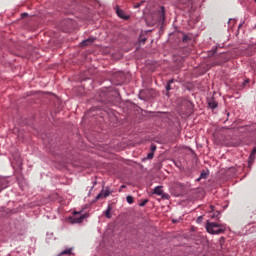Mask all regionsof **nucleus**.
I'll return each mask as SVG.
<instances>
[{"instance_id":"1","label":"nucleus","mask_w":256,"mask_h":256,"mask_svg":"<svg viewBox=\"0 0 256 256\" xmlns=\"http://www.w3.org/2000/svg\"><path fill=\"white\" fill-rule=\"evenodd\" d=\"M205 229L207 233L210 235H221L227 231V225L217 223V222H211L207 221L205 225Z\"/></svg>"},{"instance_id":"2","label":"nucleus","mask_w":256,"mask_h":256,"mask_svg":"<svg viewBox=\"0 0 256 256\" xmlns=\"http://www.w3.org/2000/svg\"><path fill=\"white\" fill-rule=\"evenodd\" d=\"M109 195H111L109 190H102L101 193L96 196V200L106 199V197H109Z\"/></svg>"},{"instance_id":"3","label":"nucleus","mask_w":256,"mask_h":256,"mask_svg":"<svg viewBox=\"0 0 256 256\" xmlns=\"http://www.w3.org/2000/svg\"><path fill=\"white\" fill-rule=\"evenodd\" d=\"M83 219H85V216H79L77 217H69V221L70 223H72L73 225H75V223H83Z\"/></svg>"},{"instance_id":"4","label":"nucleus","mask_w":256,"mask_h":256,"mask_svg":"<svg viewBox=\"0 0 256 256\" xmlns=\"http://www.w3.org/2000/svg\"><path fill=\"white\" fill-rule=\"evenodd\" d=\"M116 13L118 15V17H120V19H124L125 21H127V19H129V15L125 14V11H123L122 9H117Z\"/></svg>"},{"instance_id":"5","label":"nucleus","mask_w":256,"mask_h":256,"mask_svg":"<svg viewBox=\"0 0 256 256\" xmlns=\"http://www.w3.org/2000/svg\"><path fill=\"white\" fill-rule=\"evenodd\" d=\"M63 255H73V248H67L66 250H63L59 253V256Z\"/></svg>"},{"instance_id":"6","label":"nucleus","mask_w":256,"mask_h":256,"mask_svg":"<svg viewBox=\"0 0 256 256\" xmlns=\"http://www.w3.org/2000/svg\"><path fill=\"white\" fill-rule=\"evenodd\" d=\"M95 41V38H88L87 40H84L80 43L81 47H85L89 45V43H93Z\"/></svg>"},{"instance_id":"7","label":"nucleus","mask_w":256,"mask_h":256,"mask_svg":"<svg viewBox=\"0 0 256 256\" xmlns=\"http://www.w3.org/2000/svg\"><path fill=\"white\" fill-rule=\"evenodd\" d=\"M154 194L155 195H163V186H156L154 188Z\"/></svg>"},{"instance_id":"8","label":"nucleus","mask_w":256,"mask_h":256,"mask_svg":"<svg viewBox=\"0 0 256 256\" xmlns=\"http://www.w3.org/2000/svg\"><path fill=\"white\" fill-rule=\"evenodd\" d=\"M208 105H209L210 109H217V107H218L217 101H215L213 99L208 102Z\"/></svg>"},{"instance_id":"9","label":"nucleus","mask_w":256,"mask_h":256,"mask_svg":"<svg viewBox=\"0 0 256 256\" xmlns=\"http://www.w3.org/2000/svg\"><path fill=\"white\" fill-rule=\"evenodd\" d=\"M159 13H160V21H165V7H161Z\"/></svg>"},{"instance_id":"10","label":"nucleus","mask_w":256,"mask_h":256,"mask_svg":"<svg viewBox=\"0 0 256 256\" xmlns=\"http://www.w3.org/2000/svg\"><path fill=\"white\" fill-rule=\"evenodd\" d=\"M104 214H105V217H107V219H111V206H108Z\"/></svg>"},{"instance_id":"11","label":"nucleus","mask_w":256,"mask_h":256,"mask_svg":"<svg viewBox=\"0 0 256 256\" xmlns=\"http://www.w3.org/2000/svg\"><path fill=\"white\" fill-rule=\"evenodd\" d=\"M255 155H256V152L254 150H252V152H251V154L249 156L250 163L251 162L253 163V161H255Z\"/></svg>"},{"instance_id":"12","label":"nucleus","mask_w":256,"mask_h":256,"mask_svg":"<svg viewBox=\"0 0 256 256\" xmlns=\"http://www.w3.org/2000/svg\"><path fill=\"white\" fill-rule=\"evenodd\" d=\"M207 173L206 172H202L200 177L198 178V181H201V179H207Z\"/></svg>"},{"instance_id":"13","label":"nucleus","mask_w":256,"mask_h":256,"mask_svg":"<svg viewBox=\"0 0 256 256\" xmlns=\"http://www.w3.org/2000/svg\"><path fill=\"white\" fill-rule=\"evenodd\" d=\"M126 201H127V203H129V205H132V203L134 201L133 196H127Z\"/></svg>"},{"instance_id":"14","label":"nucleus","mask_w":256,"mask_h":256,"mask_svg":"<svg viewBox=\"0 0 256 256\" xmlns=\"http://www.w3.org/2000/svg\"><path fill=\"white\" fill-rule=\"evenodd\" d=\"M147 203H149V200H148V199H145V200H143V201L139 204V206H140V207H145V205H147Z\"/></svg>"},{"instance_id":"15","label":"nucleus","mask_w":256,"mask_h":256,"mask_svg":"<svg viewBox=\"0 0 256 256\" xmlns=\"http://www.w3.org/2000/svg\"><path fill=\"white\" fill-rule=\"evenodd\" d=\"M220 213L219 211L214 212V214L211 216V219H217L219 217Z\"/></svg>"},{"instance_id":"16","label":"nucleus","mask_w":256,"mask_h":256,"mask_svg":"<svg viewBox=\"0 0 256 256\" xmlns=\"http://www.w3.org/2000/svg\"><path fill=\"white\" fill-rule=\"evenodd\" d=\"M182 41H183L184 43H187V41H189V36H187V34H184V35H183V38H182Z\"/></svg>"},{"instance_id":"17","label":"nucleus","mask_w":256,"mask_h":256,"mask_svg":"<svg viewBox=\"0 0 256 256\" xmlns=\"http://www.w3.org/2000/svg\"><path fill=\"white\" fill-rule=\"evenodd\" d=\"M151 151L152 153H155V151H157V146L155 144L151 145Z\"/></svg>"},{"instance_id":"18","label":"nucleus","mask_w":256,"mask_h":256,"mask_svg":"<svg viewBox=\"0 0 256 256\" xmlns=\"http://www.w3.org/2000/svg\"><path fill=\"white\" fill-rule=\"evenodd\" d=\"M210 211H211V213H215V206L211 205L210 206Z\"/></svg>"},{"instance_id":"19","label":"nucleus","mask_w":256,"mask_h":256,"mask_svg":"<svg viewBox=\"0 0 256 256\" xmlns=\"http://www.w3.org/2000/svg\"><path fill=\"white\" fill-rule=\"evenodd\" d=\"M203 221V216L197 218V223H201Z\"/></svg>"},{"instance_id":"20","label":"nucleus","mask_w":256,"mask_h":256,"mask_svg":"<svg viewBox=\"0 0 256 256\" xmlns=\"http://www.w3.org/2000/svg\"><path fill=\"white\" fill-rule=\"evenodd\" d=\"M166 91H171V84L166 85Z\"/></svg>"},{"instance_id":"21","label":"nucleus","mask_w":256,"mask_h":256,"mask_svg":"<svg viewBox=\"0 0 256 256\" xmlns=\"http://www.w3.org/2000/svg\"><path fill=\"white\" fill-rule=\"evenodd\" d=\"M148 159H153V152L148 154Z\"/></svg>"},{"instance_id":"22","label":"nucleus","mask_w":256,"mask_h":256,"mask_svg":"<svg viewBox=\"0 0 256 256\" xmlns=\"http://www.w3.org/2000/svg\"><path fill=\"white\" fill-rule=\"evenodd\" d=\"M27 15H28L27 13H22L21 17H27Z\"/></svg>"},{"instance_id":"23","label":"nucleus","mask_w":256,"mask_h":256,"mask_svg":"<svg viewBox=\"0 0 256 256\" xmlns=\"http://www.w3.org/2000/svg\"><path fill=\"white\" fill-rule=\"evenodd\" d=\"M123 189H125V185H122L119 191H123Z\"/></svg>"},{"instance_id":"24","label":"nucleus","mask_w":256,"mask_h":256,"mask_svg":"<svg viewBox=\"0 0 256 256\" xmlns=\"http://www.w3.org/2000/svg\"><path fill=\"white\" fill-rule=\"evenodd\" d=\"M79 213H81V212L74 211L73 215H79Z\"/></svg>"},{"instance_id":"25","label":"nucleus","mask_w":256,"mask_h":256,"mask_svg":"<svg viewBox=\"0 0 256 256\" xmlns=\"http://www.w3.org/2000/svg\"><path fill=\"white\" fill-rule=\"evenodd\" d=\"M171 83H173V79L168 81V84L171 85Z\"/></svg>"},{"instance_id":"26","label":"nucleus","mask_w":256,"mask_h":256,"mask_svg":"<svg viewBox=\"0 0 256 256\" xmlns=\"http://www.w3.org/2000/svg\"><path fill=\"white\" fill-rule=\"evenodd\" d=\"M253 151H254V153H256V147H255V148H253Z\"/></svg>"},{"instance_id":"27","label":"nucleus","mask_w":256,"mask_h":256,"mask_svg":"<svg viewBox=\"0 0 256 256\" xmlns=\"http://www.w3.org/2000/svg\"><path fill=\"white\" fill-rule=\"evenodd\" d=\"M246 83H249V80H246Z\"/></svg>"}]
</instances>
